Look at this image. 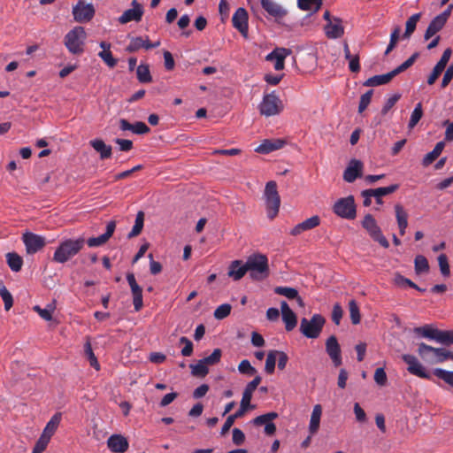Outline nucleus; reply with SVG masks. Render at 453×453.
Masks as SVG:
<instances>
[{"label": "nucleus", "instance_id": "obj_1", "mask_svg": "<svg viewBox=\"0 0 453 453\" xmlns=\"http://www.w3.org/2000/svg\"><path fill=\"white\" fill-rule=\"evenodd\" d=\"M84 244L85 239L83 237L62 241L54 252L53 260L60 264L67 262L80 252Z\"/></svg>", "mask_w": 453, "mask_h": 453}, {"label": "nucleus", "instance_id": "obj_2", "mask_svg": "<svg viewBox=\"0 0 453 453\" xmlns=\"http://www.w3.org/2000/svg\"><path fill=\"white\" fill-rule=\"evenodd\" d=\"M250 277L254 280H263L269 275L268 258L265 255L255 253L246 260Z\"/></svg>", "mask_w": 453, "mask_h": 453}, {"label": "nucleus", "instance_id": "obj_3", "mask_svg": "<svg viewBox=\"0 0 453 453\" xmlns=\"http://www.w3.org/2000/svg\"><path fill=\"white\" fill-rule=\"evenodd\" d=\"M87 34L82 27H75L71 29L64 38L65 46L73 55H81L84 52Z\"/></svg>", "mask_w": 453, "mask_h": 453}, {"label": "nucleus", "instance_id": "obj_4", "mask_svg": "<svg viewBox=\"0 0 453 453\" xmlns=\"http://www.w3.org/2000/svg\"><path fill=\"white\" fill-rule=\"evenodd\" d=\"M283 110V102L275 91L265 94L262 101L258 104L260 114L265 117L279 115Z\"/></svg>", "mask_w": 453, "mask_h": 453}, {"label": "nucleus", "instance_id": "obj_5", "mask_svg": "<svg viewBox=\"0 0 453 453\" xmlns=\"http://www.w3.org/2000/svg\"><path fill=\"white\" fill-rule=\"evenodd\" d=\"M265 198L266 205L267 217L270 219H274L280 210V198L277 191V184L275 181H268L265 188Z\"/></svg>", "mask_w": 453, "mask_h": 453}, {"label": "nucleus", "instance_id": "obj_6", "mask_svg": "<svg viewBox=\"0 0 453 453\" xmlns=\"http://www.w3.org/2000/svg\"><path fill=\"white\" fill-rule=\"evenodd\" d=\"M325 322V319L320 314H314L311 319L303 318L300 323V332L309 339H316L319 336Z\"/></svg>", "mask_w": 453, "mask_h": 453}, {"label": "nucleus", "instance_id": "obj_7", "mask_svg": "<svg viewBox=\"0 0 453 453\" xmlns=\"http://www.w3.org/2000/svg\"><path fill=\"white\" fill-rule=\"evenodd\" d=\"M418 354L426 361L439 364L448 360L449 350L421 342L418 344Z\"/></svg>", "mask_w": 453, "mask_h": 453}, {"label": "nucleus", "instance_id": "obj_8", "mask_svg": "<svg viewBox=\"0 0 453 453\" xmlns=\"http://www.w3.org/2000/svg\"><path fill=\"white\" fill-rule=\"evenodd\" d=\"M333 211L342 219H354L357 216L354 196H349L338 199L333 206Z\"/></svg>", "mask_w": 453, "mask_h": 453}, {"label": "nucleus", "instance_id": "obj_9", "mask_svg": "<svg viewBox=\"0 0 453 453\" xmlns=\"http://www.w3.org/2000/svg\"><path fill=\"white\" fill-rule=\"evenodd\" d=\"M362 226L367 231L371 238L380 243L385 249L389 247V242L383 235L380 227L378 226L377 221L371 214H366L362 221Z\"/></svg>", "mask_w": 453, "mask_h": 453}, {"label": "nucleus", "instance_id": "obj_10", "mask_svg": "<svg viewBox=\"0 0 453 453\" xmlns=\"http://www.w3.org/2000/svg\"><path fill=\"white\" fill-rule=\"evenodd\" d=\"M73 19L79 23L90 21L95 15V8L92 4H86L84 0H79L73 6Z\"/></svg>", "mask_w": 453, "mask_h": 453}, {"label": "nucleus", "instance_id": "obj_11", "mask_svg": "<svg viewBox=\"0 0 453 453\" xmlns=\"http://www.w3.org/2000/svg\"><path fill=\"white\" fill-rule=\"evenodd\" d=\"M22 241L26 247V251L29 255L35 254L40 251L46 244V240L43 236L26 232L22 234Z\"/></svg>", "mask_w": 453, "mask_h": 453}, {"label": "nucleus", "instance_id": "obj_12", "mask_svg": "<svg viewBox=\"0 0 453 453\" xmlns=\"http://www.w3.org/2000/svg\"><path fill=\"white\" fill-rule=\"evenodd\" d=\"M404 363L408 365V372L411 374L416 375L422 379H431V374L428 372L422 364L418 360L415 356L404 354L402 356Z\"/></svg>", "mask_w": 453, "mask_h": 453}, {"label": "nucleus", "instance_id": "obj_13", "mask_svg": "<svg viewBox=\"0 0 453 453\" xmlns=\"http://www.w3.org/2000/svg\"><path fill=\"white\" fill-rule=\"evenodd\" d=\"M131 9L126 10L121 16L118 18V21L124 25L131 21L140 22L144 13L143 6L136 0L131 2Z\"/></svg>", "mask_w": 453, "mask_h": 453}, {"label": "nucleus", "instance_id": "obj_14", "mask_svg": "<svg viewBox=\"0 0 453 453\" xmlns=\"http://www.w3.org/2000/svg\"><path fill=\"white\" fill-rule=\"evenodd\" d=\"M248 12L247 11L240 7L233 15L232 23L233 27L237 29L244 38H248L249 35V25H248Z\"/></svg>", "mask_w": 453, "mask_h": 453}, {"label": "nucleus", "instance_id": "obj_15", "mask_svg": "<svg viewBox=\"0 0 453 453\" xmlns=\"http://www.w3.org/2000/svg\"><path fill=\"white\" fill-rule=\"evenodd\" d=\"M127 280L131 288V292L133 295V303L135 311H139L143 305L142 301V289L136 282L134 274L132 273H128L127 274Z\"/></svg>", "mask_w": 453, "mask_h": 453}, {"label": "nucleus", "instance_id": "obj_16", "mask_svg": "<svg viewBox=\"0 0 453 453\" xmlns=\"http://www.w3.org/2000/svg\"><path fill=\"white\" fill-rule=\"evenodd\" d=\"M363 168L364 165L360 160L351 159L343 172V180L349 183L354 182L362 176Z\"/></svg>", "mask_w": 453, "mask_h": 453}, {"label": "nucleus", "instance_id": "obj_17", "mask_svg": "<svg viewBox=\"0 0 453 453\" xmlns=\"http://www.w3.org/2000/svg\"><path fill=\"white\" fill-rule=\"evenodd\" d=\"M326 350L335 366L342 365L341 348L337 338L331 335L326 342Z\"/></svg>", "mask_w": 453, "mask_h": 453}, {"label": "nucleus", "instance_id": "obj_18", "mask_svg": "<svg viewBox=\"0 0 453 453\" xmlns=\"http://www.w3.org/2000/svg\"><path fill=\"white\" fill-rule=\"evenodd\" d=\"M291 50L286 48H275L265 57L267 61H274V69L280 71L284 68L285 58L290 55Z\"/></svg>", "mask_w": 453, "mask_h": 453}, {"label": "nucleus", "instance_id": "obj_19", "mask_svg": "<svg viewBox=\"0 0 453 453\" xmlns=\"http://www.w3.org/2000/svg\"><path fill=\"white\" fill-rule=\"evenodd\" d=\"M324 31L326 37L329 39H338L342 37L344 34V27L342 26V19L333 17V20L325 25Z\"/></svg>", "mask_w": 453, "mask_h": 453}, {"label": "nucleus", "instance_id": "obj_20", "mask_svg": "<svg viewBox=\"0 0 453 453\" xmlns=\"http://www.w3.org/2000/svg\"><path fill=\"white\" fill-rule=\"evenodd\" d=\"M116 228V222L114 220H111L106 225L105 233L97 236V237H90L87 240V244L89 247H99L107 242V241L111 237Z\"/></svg>", "mask_w": 453, "mask_h": 453}, {"label": "nucleus", "instance_id": "obj_21", "mask_svg": "<svg viewBox=\"0 0 453 453\" xmlns=\"http://www.w3.org/2000/svg\"><path fill=\"white\" fill-rule=\"evenodd\" d=\"M107 446L113 453H124L128 449L129 443L121 434H112L107 440Z\"/></svg>", "mask_w": 453, "mask_h": 453}, {"label": "nucleus", "instance_id": "obj_22", "mask_svg": "<svg viewBox=\"0 0 453 453\" xmlns=\"http://www.w3.org/2000/svg\"><path fill=\"white\" fill-rule=\"evenodd\" d=\"M285 144L286 141L283 139H265L261 144L255 149V151L260 154H269L283 148Z\"/></svg>", "mask_w": 453, "mask_h": 453}, {"label": "nucleus", "instance_id": "obj_23", "mask_svg": "<svg viewBox=\"0 0 453 453\" xmlns=\"http://www.w3.org/2000/svg\"><path fill=\"white\" fill-rule=\"evenodd\" d=\"M280 310L286 330L288 332L292 331L297 324V319L295 312L289 308L286 301H281Z\"/></svg>", "mask_w": 453, "mask_h": 453}, {"label": "nucleus", "instance_id": "obj_24", "mask_svg": "<svg viewBox=\"0 0 453 453\" xmlns=\"http://www.w3.org/2000/svg\"><path fill=\"white\" fill-rule=\"evenodd\" d=\"M61 419H62V414L60 412L55 413L50 418V419L47 422L40 437L50 442L52 435L57 431V429L61 422Z\"/></svg>", "mask_w": 453, "mask_h": 453}, {"label": "nucleus", "instance_id": "obj_25", "mask_svg": "<svg viewBox=\"0 0 453 453\" xmlns=\"http://www.w3.org/2000/svg\"><path fill=\"white\" fill-rule=\"evenodd\" d=\"M260 3L263 9L276 19H281L287 14V11L273 0H260Z\"/></svg>", "mask_w": 453, "mask_h": 453}, {"label": "nucleus", "instance_id": "obj_26", "mask_svg": "<svg viewBox=\"0 0 453 453\" xmlns=\"http://www.w3.org/2000/svg\"><path fill=\"white\" fill-rule=\"evenodd\" d=\"M119 128L122 131H131L136 134H144L150 132V127L144 122L136 121L131 124L125 119H119Z\"/></svg>", "mask_w": 453, "mask_h": 453}, {"label": "nucleus", "instance_id": "obj_27", "mask_svg": "<svg viewBox=\"0 0 453 453\" xmlns=\"http://www.w3.org/2000/svg\"><path fill=\"white\" fill-rule=\"evenodd\" d=\"M248 272L246 262L243 264L241 260H234L228 267V276L234 280H241Z\"/></svg>", "mask_w": 453, "mask_h": 453}, {"label": "nucleus", "instance_id": "obj_28", "mask_svg": "<svg viewBox=\"0 0 453 453\" xmlns=\"http://www.w3.org/2000/svg\"><path fill=\"white\" fill-rule=\"evenodd\" d=\"M446 20L441 18L439 15L435 16L429 23L425 35V40H428L433 37L436 33L442 29L446 24Z\"/></svg>", "mask_w": 453, "mask_h": 453}, {"label": "nucleus", "instance_id": "obj_29", "mask_svg": "<svg viewBox=\"0 0 453 453\" xmlns=\"http://www.w3.org/2000/svg\"><path fill=\"white\" fill-rule=\"evenodd\" d=\"M91 147L100 154L101 159L110 158L111 157V146L107 145L101 139H94L89 142Z\"/></svg>", "mask_w": 453, "mask_h": 453}, {"label": "nucleus", "instance_id": "obj_30", "mask_svg": "<svg viewBox=\"0 0 453 453\" xmlns=\"http://www.w3.org/2000/svg\"><path fill=\"white\" fill-rule=\"evenodd\" d=\"M321 415L322 407L320 404H316L313 407L309 424V431L311 434H314L318 432L320 425Z\"/></svg>", "mask_w": 453, "mask_h": 453}, {"label": "nucleus", "instance_id": "obj_31", "mask_svg": "<svg viewBox=\"0 0 453 453\" xmlns=\"http://www.w3.org/2000/svg\"><path fill=\"white\" fill-rule=\"evenodd\" d=\"M398 188H399L398 184H392L388 187H380V188H372V195L375 198L376 203L378 204H382L383 203L382 197L394 193Z\"/></svg>", "mask_w": 453, "mask_h": 453}, {"label": "nucleus", "instance_id": "obj_32", "mask_svg": "<svg viewBox=\"0 0 453 453\" xmlns=\"http://www.w3.org/2000/svg\"><path fill=\"white\" fill-rule=\"evenodd\" d=\"M439 331V329L434 328L430 325H425L423 326L414 328V333L418 335L429 340H434L436 342L438 339Z\"/></svg>", "mask_w": 453, "mask_h": 453}, {"label": "nucleus", "instance_id": "obj_33", "mask_svg": "<svg viewBox=\"0 0 453 453\" xmlns=\"http://www.w3.org/2000/svg\"><path fill=\"white\" fill-rule=\"evenodd\" d=\"M323 0H297V6L303 11H312V13L319 12L322 6Z\"/></svg>", "mask_w": 453, "mask_h": 453}, {"label": "nucleus", "instance_id": "obj_34", "mask_svg": "<svg viewBox=\"0 0 453 453\" xmlns=\"http://www.w3.org/2000/svg\"><path fill=\"white\" fill-rule=\"evenodd\" d=\"M6 261L12 272L18 273L23 265V258L16 252H9L6 254Z\"/></svg>", "mask_w": 453, "mask_h": 453}, {"label": "nucleus", "instance_id": "obj_35", "mask_svg": "<svg viewBox=\"0 0 453 453\" xmlns=\"http://www.w3.org/2000/svg\"><path fill=\"white\" fill-rule=\"evenodd\" d=\"M444 146L445 144L443 142H437L434 150L424 157L422 160L423 165L426 166L432 164L441 155Z\"/></svg>", "mask_w": 453, "mask_h": 453}, {"label": "nucleus", "instance_id": "obj_36", "mask_svg": "<svg viewBox=\"0 0 453 453\" xmlns=\"http://www.w3.org/2000/svg\"><path fill=\"white\" fill-rule=\"evenodd\" d=\"M390 81H391L390 75L388 73H384V74H379V75H374L372 77H370L364 82L363 85L365 87H377V86L388 84V82H390Z\"/></svg>", "mask_w": 453, "mask_h": 453}, {"label": "nucleus", "instance_id": "obj_37", "mask_svg": "<svg viewBox=\"0 0 453 453\" xmlns=\"http://www.w3.org/2000/svg\"><path fill=\"white\" fill-rule=\"evenodd\" d=\"M56 306L54 303L47 304L45 308H41L39 305H35L33 308V310L36 311L39 314V316L46 321H50L52 319V313L54 312Z\"/></svg>", "mask_w": 453, "mask_h": 453}, {"label": "nucleus", "instance_id": "obj_38", "mask_svg": "<svg viewBox=\"0 0 453 453\" xmlns=\"http://www.w3.org/2000/svg\"><path fill=\"white\" fill-rule=\"evenodd\" d=\"M137 79L141 83H149L152 81L148 65L141 64L136 68Z\"/></svg>", "mask_w": 453, "mask_h": 453}, {"label": "nucleus", "instance_id": "obj_39", "mask_svg": "<svg viewBox=\"0 0 453 453\" xmlns=\"http://www.w3.org/2000/svg\"><path fill=\"white\" fill-rule=\"evenodd\" d=\"M414 269L417 274L427 273L429 270V264L426 257L423 255L416 256L414 259Z\"/></svg>", "mask_w": 453, "mask_h": 453}, {"label": "nucleus", "instance_id": "obj_40", "mask_svg": "<svg viewBox=\"0 0 453 453\" xmlns=\"http://www.w3.org/2000/svg\"><path fill=\"white\" fill-rule=\"evenodd\" d=\"M421 14L420 13H415L411 15L406 21L405 24V31L403 34L404 38H409L412 33L415 31L417 23L420 19Z\"/></svg>", "mask_w": 453, "mask_h": 453}, {"label": "nucleus", "instance_id": "obj_41", "mask_svg": "<svg viewBox=\"0 0 453 453\" xmlns=\"http://www.w3.org/2000/svg\"><path fill=\"white\" fill-rule=\"evenodd\" d=\"M193 376L203 378L209 373V368L205 363L200 359L196 365H190Z\"/></svg>", "mask_w": 453, "mask_h": 453}, {"label": "nucleus", "instance_id": "obj_42", "mask_svg": "<svg viewBox=\"0 0 453 453\" xmlns=\"http://www.w3.org/2000/svg\"><path fill=\"white\" fill-rule=\"evenodd\" d=\"M433 374L453 388V371L435 368L433 371Z\"/></svg>", "mask_w": 453, "mask_h": 453}, {"label": "nucleus", "instance_id": "obj_43", "mask_svg": "<svg viewBox=\"0 0 453 453\" xmlns=\"http://www.w3.org/2000/svg\"><path fill=\"white\" fill-rule=\"evenodd\" d=\"M250 396L246 395V394H242V397L240 403V408L234 412L235 416L242 418L248 410L254 409L255 405H252L250 403Z\"/></svg>", "mask_w": 453, "mask_h": 453}, {"label": "nucleus", "instance_id": "obj_44", "mask_svg": "<svg viewBox=\"0 0 453 453\" xmlns=\"http://www.w3.org/2000/svg\"><path fill=\"white\" fill-rule=\"evenodd\" d=\"M422 116H423L422 104L418 103L416 104L414 110L411 112V118L409 120V124H408V127L410 129H412L421 119Z\"/></svg>", "mask_w": 453, "mask_h": 453}, {"label": "nucleus", "instance_id": "obj_45", "mask_svg": "<svg viewBox=\"0 0 453 453\" xmlns=\"http://www.w3.org/2000/svg\"><path fill=\"white\" fill-rule=\"evenodd\" d=\"M0 296L4 303V310L9 311L13 305V297L3 281H0Z\"/></svg>", "mask_w": 453, "mask_h": 453}, {"label": "nucleus", "instance_id": "obj_46", "mask_svg": "<svg viewBox=\"0 0 453 453\" xmlns=\"http://www.w3.org/2000/svg\"><path fill=\"white\" fill-rule=\"evenodd\" d=\"M395 211L398 226H408V213L404 208L401 204H395Z\"/></svg>", "mask_w": 453, "mask_h": 453}, {"label": "nucleus", "instance_id": "obj_47", "mask_svg": "<svg viewBox=\"0 0 453 453\" xmlns=\"http://www.w3.org/2000/svg\"><path fill=\"white\" fill-rule=\"evenodd\" d=\"M84 352L89 361L90 365L98 371L100 369V365L93 352L91 343L88 340L84 344Z\"/></svg>", "mask_w": 453, "mask_h": 453}, {"label": "nucleus", "instance_id": "obj_48", "mask_svg": "<svg viewBox=\"0 0 453 453\" xmlns=\"http://www.w3.org/2000/svg\"><path fill=\"white\" fill-rule=\"evenodd\" d=\"M278 418V413L272 411L268 412L263 415H259L256 417L254 419H252L251 423L255 426H262L266 425L267 423L271 422L272 420Z\"/></svg>", "mask_w": 453, "mask_h": 453}, {"label": "nucleus", "instance_id": "obj_49", "mask_svg": "<svg viewBox=\"0 0 453 453\" xmlns=\"http://www.w3.org/2000/svg\"><path fill=\"white\" fill-rule=\"evenodd\" d=\"M277 353H278L277 350H270L267 354L266 360H265V371L268 374L273 373V372L275 370Z\"/></svg>", "mask_w": 453, "mask_h": 453}, {"label": "nucleus", "instance_id": "obj_50", "mask_svg": "<svg viewBox=\"0 0 453 453\" xmlns=\"http://www.w3.org/2000/svg\"><path fill=\"white\" fill-rule=\"evenodd\" d=\"M349 316L352 324L357 325L360 323V311L355 300H350L349 303Z\"/></svg>", "mask_w": 453, "mask_h": 453}, {"label": "nucleus", "instance_id": "obj_51", "mask_svg": "<svg viewBox=\"0 0 453 453\" xmlns=\"http://www.w3.org/2000/svg\"><path fill=\"white\" fill-rule=\"evenodd\" d=\"M274 292L277 295L286 296L288 299H295L296 297H298V291L290 287H276L274 288Z\"/></svg>", "mask_w": 453, "mask_h": 453}, {"label": "nucleus", "instance_id": "obj_52", "mask_svg": "<svg viewBox=\"0 0 453 453\" xmlns=\"http://www.w3.org/2000/svg\"><path fill=\"white\" fill-rule=\"evenodd\" d=\"M232 306L229 303H223L214 311V318L217 319H223L226 318L231 312Z\"/></svg>", "mask_w": 453, "mask_h": 453}, {"label": "nucleus", "instance_id": "obj_53", "mask_svg": "<svg viewBox=\"0 0 453 453\" xmlns=\"http://www.w3.org/2000/svg\"><path fill=\"white\" fill-rule=\"evenodd\" d=\"M221 355H222L221 349H215L210 356L202 358V360L205 363V365L207 366L213 365L218 364L220 361Z\"/></svg>", "mask_w": 453, "mask_h": 453}, {"label": "nucleus", "instance_id": "obj_54", "mask_svg": "<svg viewBox=\"0 0 453 453\" xmlns=\"http://www.w3.org/2000/svg\"><path fill=\"white\" fill-rule=\"evenodd\" d=\"M372 94H373V90L370 89L361 96L360 101H359V105H358V112L359 113L363 112L367 108V106L370 104Z\"/></svg>", "mask_w": 453, "mask_h": 453}, {"label": "nucleus", "instance_id": "obj_55", "mask_svg": "<svg viewBox=\"0 0 453 453\" xmlns=\"http://www.w3.org/2000/svg\"><path fill=\"white\" fill-rule=\"evenodd\" d=\"M142 48H143V38L141 36H137L133 37L130 40L129 44L126 48V50L127 52H135Z\"/></svg>", "mask_w": 453, "mask_h": 453}, {"label": "nucleus", "instance_id": "obj_56", "mask_svg": "<svg viewBox=\"0 0 453 453\" xmlns=\"http://www.w3.org/2000/svg\"><path fill=\"white\" fill-rule=\"evenodd\" d=\"M438 263H439L441 273L443 276L448 277L450 273V269H449V265L448 262L447 256L445 254H441L438 257Z\"/></svg>", "mask_w": 453, "mask_h": 453}, {"label": "nucleus", "instance_id": "obj_57", "mask_svg": "<svg viewBox=\"0 0 453 453\" xmlns=\"http://www.w3.org/2000/svg\"><path fill=\"white\" fill-rule=\"evenodd\" d=\"M437 342L449 345L453 343V330L443 331L440 330L438 334Z\"/></svg>", "mask_w": 453, "mask_h": 453}, {"label": "nucleus", "instance_id": "obj_58", "mask_svg": "<svg viewBox=\"0 0 453 453\" xmlns=\"http://www.w3.org/2000/svg\"><path fill=\"white\" fill-rule=\"evenodd\" d=\"M261 380L262 379L259 375L256 376L251 381H250L246 385L242 394H246V395L250 396V398H252L253 392L256 390L257 386L260 384Z\"/></svg>", "mask_w": 453, "mask_h": 453}, {"label": "nucleus", "instance_id": "obj_59", "mask_svg": "<svg viewBox=\"0 0 453 453\" xmlns=\"http://www.w3.org/2000/svg\"><path fill=\"white\" fill-rule=\"evenodd\" d=\"M98 56L111 68L117 65V59L113 58L111 50H102L98 53Z\"/></svg>", "mask_w": 453, "mask_h": 453}, {"label": "nucleus", "instance_id": "obj_60", "mask_svg": "<svg viewBox=\"0 0 453 453\" xmlns=\"http://www.w3.org/2000/svg\"><path fill=\"white\" fill-rule=\"evenodd\" d=\"M238 371L242 374L253 375L257 370L250 365L247 359L242 360L238 365Z\"/></svg>", "mask_w": 453, "mask_h": 453}, {"label": "nucleus", "instance_id": "obj_61", "mask_svg": "<svg viewBox=\"0 0 453 453\" xmlns=\"http://www.w3.org/2000/svg\"><path fill=\"white\" fill-rule=\"evenodd\" d=\"M180 343H184L185 346L181 349V355L184 357H189L193 353V343L187 337L182 336L180 339Z\"/></svg>", "mask_w": 453, "mask_h": 453}, {"label": "nucleus", "instance_id": "obj_62", "mask_svg": "<svg viewBox=\"0 0 453 453\" xmlns=\"http://www.w3.org/2000/svg\"><path fill=\"white\" fill-rule=\"evenodd\" d=\"M394 282L397 286H408L410 288H417V284L414 283L412 280H411L408 278H405L404 276L401 275L400 273L395 274Z\"/></svg>", "mask_w": 453, "mask_h": 453}, {"label": "nucleus", "instance_id": "obj_63", "mask_svg": "<svg viewBox=\"0 0 453 453\" xmlns=\"http://www.w3.org/2000/svg\"><path fill=\"white\" fill-rule=\"evenodd\" d=\"M374 380L380 386H384L387 382V374L384 368H377L374 373Z\"/></svg>", "mask_w": 453, "mask_h": 453}, {"label": "nucleus", "instance_id": "obj_64", "mask_svg": "<svg viewBox=\"0 0 453 453\" xmlns=\"http://www.w3.org/2000/svg\"><path fill=\"white\" fill-rule=\"evenodd\" d=\"M452 79H453V64L449 65L448 68L446 69V71L443 74V77H442L441 87L442 88H446L449 85V83L451 81Z\"/></svg>", "mask_w": 453, "mask_h": 453}]
</instances>
